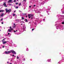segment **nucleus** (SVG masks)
<instances>
[{"label":"nucleus","mask_w":64,"mask_h":64,"mask_svg":"<svg viewBox=\"0 0 64 64\" xmlns=\"http://www.w3.org/2000/svg\"><path fill=\"white\" fill-rule=\"evenodd\" d=\"M5 10L6 11V13H10L11 12V9L8 10V9L6 8L5 9Z\"/></svg>","instance_id":"nucleus-1"},{"label":"nucleus","mask_w":64,"mask_h":64,"mask_svg":"<svg viewBox=\"0 0 64 64\" xmlns=\"http://www.w3.org/2000/svg\"><path fill=\"white\" fill-rule=\"evenodd\" d=\"M33 16H34L33 14H28V15L29 18H30L31 17H33Z\"/></svg>","instance_id":"nucleus-2"},{"label":"nucleus","mask_w":64,"mask_h":64,"mask_svg":"<svg viewBox=\"0 0 64 64\" xmlns=\"http://www.w3.org/2000/svg\"><path fill=\"white\" fill-rule=\"evenodd\" d=\"M12 53L14 54H16V52L13 50H12Z\"/></svg>","instance_id":"nucleus-3"},{"label":"nucleus","mask_w":64,"mask_h":64,"mask_svg":"<svg viewBox=\"0 0 64 64\" xmlns=\"http://www.w3.org/2000/svg\"><path fill=\"white\" fill-rule=\"evenodd\" d=\"M12 0H10L8 1V3H12Z\"/></svg>","instance_id":"nucleus-4"},{"label":"nucleus","mask_w":64,"mask_h":64,"mask_svg":"<svg viewBox=\"0 0 64 64\" xmlns=\"http://www.w3.org/2000/svg\"><path fill=\"white\" fill-rule=\"evenodd\" d=\"M6 2H4V3L3 5H4V7H7V6H6Z\"/></svg>","instance_id":"nucleus-5"},{"label":"nucleus","mask_w":64,"mask_h":64,"mask_svg":"<svg viewBox=\"0 0 64 64\" xmlns=\"http://www.w3.org/2000/svg\"><path fill=\"white\" fill-rule=\"evenodd\" d=\"M7 42H8V41L6 42V41H5V42H3V44H6V43H7Z\"/></svg>","instance_id":"nucleus-6"},{"label":"nucleus","mask_w":64,"mask_h":64,"mask_svg":"<svg viewBox=\"0 0 64 64\" xmlns=\"http://www.w3.org/2000/svg\"><path fill=\"white\" fill-rule=\"evenodd\" d=\"M8 54L9 53H10L12 52V50L8 51Z\"/></svg>","instance_id":"nucleus-7"},{"label":"nucleus","mask_w":64,"mask_h":64,"mask_svg":"<svg viewBox=\"0 0 64 64\" xmlns=\"http://www.w3.org/2000/svg\"><path fill=\"white\" fill-rule=\"evenodd\" d=\"M4 10H0V12H4Z\"/></svg>","instance_id":"nucleus-8"},{"label":"nucleus","mask_w":64,"mask_h":64,"mask_svg":"<svg viewBox=\"0 0 64 64\" xmlns=\"http://www.w3.org/2000/svg\"><path fill=\"white\" fill-rule=\"evenodd\" d=\"M8 32H11V30L10 29H9L8 30Z\"/></svg>","instance_id":"nucleus-9"},{"label":"nucleus","mask_w":64,"mask_h":64,"mask_svg":"<svg viewBox=\"0 0 64 64\" xmlns=\"http://www.w3.org/2000/svg\"><path fill=\"white\" fill-rule=\"evenodd\" d=\"M15 27H16V26H12V28H14V29L15 28Z\"/></svg>","instance_id":"nucleus-10"},{"label":"nucleus","mask_w":64,"mask_h":64,"mask_svg":"<svg viewBox=\"0 0 64 64\" xmlns=\"http://www.w3.org/2000/svg\"><path fill=\"white\" fill-rule=\"evenodd\" d=\"M6 54H8V52H7V51H5V52Z\"/></svg>","instance_id":"nucleus-11"},{"label":"nucleus","mask_w":64,"mask_h":64,"mask_svg":"<svg viewBox=\"0 0 64 64\" xmlns=\"http://www.w3.org/2000/svg\"><path fill=\"white\" fill-rule=\"evenodd\" d=\"M19 20H17V19H16L15 20V21H16L17 22H18V21H19Z\"/></svg>","instance_id":"nucleus-12"},{"label":"nucleus","mask_w":64,"mask_h":64,"mask_svg":"<svg viewBox=\"0 0 64 64\" xmlns=\"http://www.w3.org/2000/svg\"><path fill=\"white\" fill-rule=\"evenodd\" d=\"M3 15H4V14L2 13L1 15V16H3Z\"/></svg>","instance_id":"nucleus-13"},{"label":"nucleus","mask_w":64,"mask_h":64,"mask_svg":"<svg viewBox=\"0 0 64 64\" xmlns=\"http://www.w3.org/2000/svg\"><path fill=\"white\" fill-rule=\"evenodd\" d=\"M25 21L26 22H28V20H27V19H25Z\"/></svg>","instance_id":"nucleus-14"},{"label":"nucleus","mask_w":64,"mask_h":64,"mask_svg":"<svg viewBox=\"0 0 64 64\" xmlns=\"http://www.w3.org/2000/svg\"><path fill=\"white\" fill-rule=\"evenodd\" d=\"M5 39H6V38H4V39L2 40V42H3L4 41H5Z\"/></svg>","instance_id":"nucleus-15"},{"label":"nucleus","mask_w":64,"mask_h":64,"mask_svg":"<svg viewBox=\"0 0 64 64\" xmlns=\"http://www.w3.org/2000/svg\"><path fill=\"white\" fill-rule=\"evenodd\" d=\"M24 17H22V20H24Z\"/></svg>","instance_id":"nucleus-16"},{"label":"nucleus","mask_w":64,"mask_h":64,"mask_svg":"<svg viewBox=\"0 0 64 64\" xmlns=\"http://www.w3.org/2000/svg\"><path fill=\"white\" fill-rule=\"evenodd\" d=\"M48 62H51L50 61H51V60L50 59L49 60H48Z\"/></svg>","instance_id":"nucleus-17"},{"label":"nucleus","mask_w":64,"mask_h":64,"mask_svg":"<svg viewBox=\"0 0 64 64\" xmlns=\"http://www.w3.org/2000/svg\"><path fill=\"white\" fill-rule=\"evenodd\" d=\"M13 15L14 16H15V15H16V14H13Z\"/></svg>","instance_id":"nucleus-18"},{"label":"nucleus","mask_w":64,"mask_h":64,"mask_svg":"<svg viewBox=\"0 0 64 64\" xmlns=\"http://www.w3.org/2000/svg\"><path fill=\"white\" fill-rule=\"evenodd\" d=\"M18 2H16V5H18Z\"/></svg>","instance_id":"nucleus-19"},{"label":"nucleus","mask_w":64,"mask_h":64,"mask_svg":"<svg viewBox=\"0 0 64 64\" xmlns=\"http://www.w3.org/2000/svg\"><path fill=\"white\" fill-rule=\"evenodd\" d=\"M62 24H64V22H62Z\"/></svg>","instance_id":"nucleus-20"},{"label":"nucleus","mask_w":64,"mask_h":64,"mask_svg":"<svg viewBox=\"0 0 64 64\" xmlns=\"http://www.w3.org/2000/svg\"><path fill=\"white\" fill-rule=\"evenodd\" d=\"M16 9H18V6H17L16 7Z\"/></svg>","instance_id":"nucleus-21"},{"label":"nucleus","mask_w":64,"mask_h":64,"mask_svg":"<svg viewBox=\"0 0 64 64\" xmlns=\"http://www.w3.org/2000/svg\"><path fill=\"white\" fill-rule=\"evenodd\" d=\"M16 58H17L18 59L19 58L18 57V56H17Z\"/></svg>","instance_id":"nucleus-22"},{"label":"nucleus","mask_w":64,"mask_h":64,"mask_svg":"<svg viewBox=\"0 0 64 64\" xmlns=\"http://www.w3.org/2000/svg\"><path fill=\"white\" fill-rule=\"evenodd\" d=\"M21 5V3H20V4H19V6H20V5Z\"/></svg>","instance_id":"nucleus-23"},{"label":"nucleus","mask_w":64,"mask_h":64,"mask_svg":"<svg viewBox=\"0 0 64 64\" xmlns=\"http://www.w3.org/2000/svg\"><path fill=\"white\" fill-rule=\"evenodd\" d=\"M10 29H12V27H11V26H10Z\"/></svg>","instance_id":"nucleus-24"},{"label":"nucleus","mask_w":64,"mask_h":64,"mask_svg":"<svg viewBox=\"0 0 64 64\" xmlns=\"http://www.w3.org/2000/svg\"><path fill=\"white\" fill-rule=\"evenodd\" d=\"M3 18H2L1 19V21H2V20H3Z\"/></svg>","instance_id":"nucleus-25"},{"label":"nucleus","mask_w":64,"mask_h":64,"mask_svg":"<svg viewBox=\"0 0 64 64\" xmlns=\"http://www.w3.org/2000/svg\"><path fill=\"white\" fill-rule=\"evenodd\" d=\"M13 30V28H12L11 29H10V30H11V31H12Z\"/></svg>","instance_id":"nucleus-26"},{"label":"nucleus","mask_w":64,"mask_h":64,"mask_svg":"<svg viewBox=\"0 0 64 64\" xmlns=\"http://www.w3.org/2000/svg\"><path fill=\"white\" fill-rule=\"evenodd\" d=\"M16 0H14V2H16Z\"/></svg>","instance_id":"nucleus-27"},{"label":"nucleus","mask_w":64,"mask_h":64,"mask_svg":"<svg viewBox=\"0 0 64 64\" xmlns=\"http://www.w3.org/2000/svg\"><path fill=\"white\" fill-rule=\"evenodd\" d=\"M14 26H16L15 25V23H14Z\"/></svg>","instance_id":"nucleus-28"},{"label":"nucleus","mask_w":64,"mask_h":64,"mask_svg":"<svg viewBox=\"0 0 64 64\" xmlns=\"http://www.w3.org/2000/svg\"><path fill=\"white\" fill-rule=\"evenodd\" d=\"M34 30V28H33L32 29V31H33V30Z\"/></svg>","instance_id":"nucleus-29"},{"label":"nucleus","mask_w":64,"mask_h":64,"mask_svg":"<svg viewBox=\"0 0 64 64\" xmlns=\"http://www.w3.org/2000/svg\"><path fill=\"white\" fill-rule=\"evenodd\" d=\"M8 4L9 5H12L11 4Z\"/></svg>","instance_id":"nucleus-30"},{"label":"nucleus","mask_w":64,"mask_h":64,"mask_svg":"<svg viewBox=\"0 0 64 64\" xmlns=\"http://www.w3.org/2000/svg\"><path fill=\"white\" fill-rule=\"evenodd\" d=\"M45 20V19L44 18L43 19V20L44 21V20Z\"/></svg>","instance_id":"nucleus-31"},{"label":"nucleus","mask_w":64,"mask_h":64,"mask_svg":"<svg viewBox=\"0 0 64 64\" xmlns=\"http://www.w3.org/2000/svg\"><path fill=\"white\" fill-rule=\"evenodd\" d=\"M24 61H25V58H24Z\"/></svg>","instance_id":"nucleus-32"},{"label":"nucleus","mask_w":64,"mask_h":64,"mask_svg":"<svg viewBox=\"0 0 64 64\" xmlns=\"http://www.w3.org/2000/svg\"><path fill=\"white\" fill-rule=\"evenodd\" d=\"M14 33H15V32H16V31L14 30Z\"/></svg>","instance_id":"nucleus-33"},{"label":"nucleus","mask_w":64,"mask_h":64,"mask_svg":"<svg viewBox=\"0 0 64 64\" xmlns=\"http://www.w3.org/2000/svg\"><path fill=\"white\" fill-rule=\"evenodd\" d=\"M2 24H3V22H2Z\"/></svg>","instance_id":"nucleus-34"},{"label":"nucleus","mask_w":64,"mask_h":64,"mask_svg":"<svg viewBox=\"0 0 64 64\" xmlns=\"http://www.w3.org/2000/svg\"><path fill=\"white\" fill-rule=\"evenodd\" d=\"M12 56H13V57H14V54L12 55Z\"/></svg>","instance_id":"nucleus-35"},{"label":"nucleus","mask_w":64,"mask_h":64,"mask_svg":"<svg viewBox=\"0 0 64 64\" xmlns=\"http://www.w3.org/2000/svg\"><path fill=\"white\" fill-rule=\"evenodd\" d=\"M28 48H27V50H26V51H28Z\"/></svg>","instance_id":"nucleus-36"},{"label":"nucleus","mask_w":64,"mask_h":64,"mask_svg":"<svg viewBox=\"0 0 64 64\" xmlns=\"http://www.w3.org/2000/svg\"><path fill=\"white\" fill-rule=\"evenodd\" d=\"M8 35H9L10 34V33H8Z\"/></svg>","instance_id":"nucleus-37"},{"label":"nucleus","mask_w":64,"mask_h":64,"mask_svg":"<svg viewBox=\"0 0 64 64\" xmlns=\"http://www.w3.org/2000/svg\"><path fill=\"white\" fill-rule=\"evenodd\" d=\"M15 11H16V10L14 11V13H15Z\"/></svg>","instance_id":"nucleus-38"},{"label":"nucleus","mask_w":64,"mask_h":64,"mask_svg":"<svg viewBox=\"0 0 64 64\" xmlns=\"http://www.w3.org/2000/svg\"><path fill=\"white\" fill-rule=\"evenodd\" d=\"M29 7L30 8H31V6H30Z\"/></svg>","instance_id":"nucleus-39"},{"label":"nucleus","mask_w":64,"mask_h":64,"mask_svg":"<svg viewBox=\"0 0 64 64\" xmlns=\"http://www.w3.org/2000/svg\"><path fill=\"white\" fill-rule=\"evenodd\" d=\"M31 19H33V18L32 17V18H31Z\"/></svg>","instance_id":"nucleus-40"},{"label":"nucleus","mask_w":64,"mask_h":64,"mask_svg":"<svg viewBox=\"0 0 64 64\" xmlns=\"http://www.w3.org/2000/svg\"><path fill=\"white\" fill-rule=\"evenodd\" d=\"M7 63H8V64L9 63V62H7Z\"/></svg>","instance_id":"nucleus-41"},{"label":"nucleus","mask_w":64,"mask_h":64,"mask_svg":"<svg viewBox=\"0 0 64 64\" xmlns=\"http://www.w3.org/2000/svg\"><path fill=\"white\" fill-rule=\"evenodd\" d=\"M24 1H26V0H24Z\"/></svg>","instance_id":"nucleus-42"},{"label":"nucleus","mask_w":64,"mask_h":64,"mask_svg":"<svg viewBox=\"0 0 64 64\" xmlns=\"http://www.w3.org/2000/svg\"><path fill=\"white\" fill-rule=\"evenodd\" d=\"M34 7H35V5H34Z\"/></svg>","instance_id":"nucleus-43"},{"label":"nucleus","mask_w":64,"mask_h":64,"mask_svg":"<svg viewBox=\"0 0 64 64\" xmlns=\"http://www.w3.org/2000/svg\"><path fill=\"white\" fill-rule=\"evenodd\" d=\"M4 46L2 47V48H4Z\"/></svg>","instance_id":"nucleus-44"},{"label":"nucleus","mask_w":64,"mask_h":64,"mask_svg":"<svg viewBox=\"0 0 64 64\" xmlns=\"http://www.w3.org/2000/svg\"><path fill=\"white\" fill-rule=\"evenodd\" d=\"M23 25V24H21V25Z\"/></svg>","instance_id":"nucleus-45"},{"label":"nucleus","mask_w":64,"mask_h":64,"mask_svg":"<svg viewBox=\"0 0 64 64\" xmlns=\"http://www.w3.org/2000/svg\"><path fill=\"white\" fill-rule=\"evenodd\" d=\"M15 63H16L15 64H17V63H16V62H15Z\"/></svg>","instance_id":"nucleus-46"},{"label":"nucleus","mask_w":64,"mask_h":64,"mask_svg":"<svg viewBox=\"0 0 64 64\" xmlns=\"http://www.w3.org/2000/svg\"><path fill=\"white\" fill-rule=\"evenodd\" d=\"M26 13L24 14V15H26Z\"/></svg>","instance_id":"nucleus-47"},{"label":"nucleus","mask_w":64,"mask_h":64,"mask_svg":"<svg viewBox=\"0 0 64 64\" xmlns=\"http://www.w3.org/2000/svg\"><path fill=\"white\" fill-rule=\"evenodd\" d=\"M16 32H17V31H18V30H16Z\"/></svg>","instance_id":"nucleus-48"},{"label":"nucleus","mask_w":64,"mask_h":64,"mask_svg":"<svg viewBox=\"0 0 64 64\" xmlns=\"http://www.w3.org/2000/svg\"><path fill=\"white\" fill-rule=\"evenodd\" d=\"M10 64H12V63H10Z\"/></svg>","instance_id":"nucleus-49"},{"label":"nucleus","mask_w":64,"mask_h":64,"mask_svg":"<svg viewBox=\"0 0 64 64\" xmlns=\"http://www.w3.org/2000/svg\"><path fill=\"white\" fill-rule=\"evenodd\" d=\"M26 17H27V16H26Z\"/></svg>","instance_id":"nucleus-50"},{"label":"nucleus","mask_w":64,"mask_h":64,"mask_svg":"<svg viewBox=\"0 0 64 64\" xmlns=\"http://www.w3.org/2000/svg\"><path fill=\"white\" fill-rule=\"evenodd\" d=\"M18 0H17V1H18Z\"/></svg>","instance_id":"nucleus-51"},{"label":"nucleus","mask_w":64,"mask_h":64,"mask_svg":"<svg viewBox=\"0 0 64 64\" xmlns=\"http://www.w3.org/2000/svg\"><path fill=\"white\" fill-rule=\"evenodd\" d=\"M0 27H1V26H0Z\"/></svg>","instance_id":"nucleus-52"},{"label":"nucleus","mask_w":64,"mask_h":64,"mask_svg":"<svg viewBox=\"0 0 64 64\" xmlns=\"http://www.w3.org/2000/svg\"><path fill=\"white\" fill-rule=\"evenodd\" d=\"M0 31H1V30H0Z\"/></svg>","instance_id":"nucleus-53"},{"label":"nucleus","mask_w":64,"mask_h":64,"mask_svg":"<svg viewBox=\"0 0 64 64\" xmlns=\"http://www.w3.org/2000/svg\"><path fill=\"white\" fill-rule=\"evenodd\" d=\"M11 60L12 61V60Z\"/></svg>","instance_id":"nucleus-54"}]
</instances>
